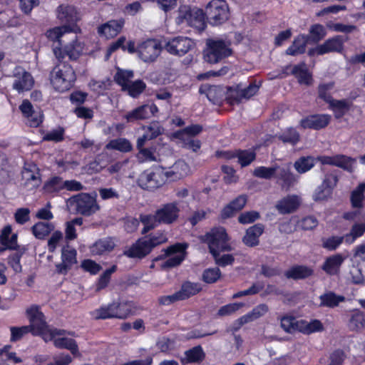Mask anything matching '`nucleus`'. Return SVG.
<instances>
[{
    "label": "nucleus",
    "instance_id": "30",
    "mask_svg": "<svg viewBox=\"0 0 365 365\" xmlns=\"http://www.w3.org/2000/svg\"><path fill=\"white\" fill-rule=\"evenodd\" d=\"M80 28L77 25H63L56 26L47 31L46 35L48 38L53 41H58L61 43V38L69 33H79Z\"/></svg>",
    "mask_w": 365,
    "mask_h": 365
},
{
    "label": "nucleus",
    "instance_id": "32",
    "mask_svg": "<svg viewBox=\"0 0 365 365\" xmlns=\"http://www.w3.org/2000/svg\"><path fill=\"white\" fill-rule=\"evenodd\" d=\"M300 204V199L297 195L287 196L276 205L277 210L282 214H287L294 212Z\"/></svg>",
    "mask_w": 365,
    "mask_h": 365
},
{
    "label": "nucleus",
    "instance_id": "46",
    "mask_svg": "<svg viewBox=\"0 0 365 365\" xmlns=\"http://www.w3.org/2000/svg\"><path fill=\"white\" fill-rule=\"evenodd\" d=\"M329 107L334 113L335 117L341 118L349 109L350 104L345 100L338 101L332 99L329 103Z\"/></svg>",
    "mask_w": 365,
    "mask_h": 365
},
{
    "label": "nucleus",
    "instance_id": "34",
    "mask_svg": "<svg viewBox=\"0 0 365 365\" xmlns=\"http://www.w3.org/2000/svg\"><path fill=\"white\" fill-rule=\"evenodd\" d=\"M277 167L278 168L276 174L278 178L282 181L283 187H289L297 182V178L291 172V163Z\"/></svg>",
    "mask_w": 365,
    "mask_h": 365
},
{
    "label": "nucleus",
    "instance_id": "33",
    "mask_svg": "<svg viewBox=\"0 0 365 365\" xmlns=\"http://www.w3.org/2000/svg\"><path fill=\"white\" fill-rule=\"evenodd\" d=\"M365 234V217L361 221L355 222L348 233L345 235V243L352 245L356 239L362 237Z\"/></svg>",
    "mask_w": 365,
    "mask_h": 365
},
{
    "label": "nucleus",
    "instance_id": "47",
    "mask_svg": "<svg viewBox=\"0 0 365 365\" xmlns=\"http://www.w3.org/2000/svg\"><path fill=\"white\" fill-rule=\"evenodd\" d=\"M365 191V182L360 183L358 187L353 190L351 195V205L354 208H361L363 206L364 199V192Z\"/></svg>",
    "mask_w": 365,
    "mask_h": 365
},
{
    "label": "nucleus",
    "instance_id": "8",
    "mask_svg": "<svg viewBox=\"0 0 365 365\" xmlns=\"http://www.w3.org/2000/svg\"><path fill=\"white\" fill-rule=\"evenodd\" d=\"M43 340L46 342L53 341L56 348L69 350L74 356H81L76 341L73 339L68 337L63 329L52 328L45 336Z\"/></svg>",
    "mask_w": 365,
    "mask_h": 365
},
{
    "label": "nucleus",
    "instance_id": "52",
    "mask_svg": "<svg viewBox=\"0 0 365 365\" xmlns=\"http://www.w3.org/2000/svg\"><path fill=\"white\" fill-rule=\"evenodd\" d=\"M299 320L292 316H284L281 319V327L288 333L299 331Z\"/></svg>",
    "mask_w": 365,
    "mask_h": 365
},
{
    "label": "nucleus",
    "instance_id": "19",
    "mask_svg": "<svg viewBox=\"0 0 365 365\" xmlns=\"http://www.w3.org/2000/svg\"><path fill=\"white\" fill-rule=\"evenodd\" d=\"M14 81L13 88L19 92L30 90L34 83L31 75L21 67H16L14 71Z\"/></svg>",
    "mask_w": 365,
    "mask_h": 365
},
{
    "label": "nucleus",
    "instance_id": "18",
    "mask_svg": "<svg viewBox=\"0 0 365 365\" xmlns=\"http://www.w3.org/2000/svg\"><path fill=\"white\" fill-rule=\"evenodd\" d=\"M19 110L26 125L36 128L43 122V114L41 109H34L31 103L26 99L19 106Z\"/></svg>",
    "mask_w": 365,
    "mask_h": 365
},
{
    "label": "nucleus",
    "instance_id": "10",
    "mask_svg": "<svg viewBox=\"0 0 365 365\" xmlns=\"http://www.w3.org/2000/svg\"><path fill=\"white\" fill-rule=\"evenodd\" d=\"M231 53V48L225 41L210 40L207 42V48L204 51V58L208 63H216Z\"/></svg>",
    "mask_w": 365,
    "mask_h": 365
},
{
    "label": "nucleus",
    "instance_id": "7",
    "mask_svg": "<svg viewBox=\"0 0 365 365\" xmlns=\"http://www.w3.org/2000/svg\"><path fill=\"white\" fill-rule=\"evenodd\" d=\"M176 21L178 24L186 22L199 31L204 30L206 26L205 14L203 11L198 8L190 9L186 6L180 7Z\"/></svg>",
    "mask_w": 365,
    "mask_h": 365
},
{
    "label": "nucleus",
    "instance_id": "17",
    "mask_svg": "<svg viewBox=\"0 0 365 365\" xmlns=\"http://www.w3.org/2000/svg\"><path fill=\"white\" fill-rule=\"evenodd\" d=\"M187 245L178 243L170 246L165 250L167 259L161 264L163 268H171L179 265L185 259Z\"/></svg>",
    "mask_w": 365,
    "mask_h": 365
},
{
    "label": "nucleus",
    "instance_id": "25",
    "mask_svg": "<svg viewBox=\"0 0 365 365\" xmlns=\"http://www.w3.org/2000/svg\"><path fill=\"white\" fill-rule=\"evenodd\" d=\"M269 310L268 307L262 304L255 307L250 312L238 319L234 324V329H239L243 324L253 322L264 316Z\"/></svg>",
    "mask_w": 365,
    "mask_h": 365
},
{
    "label": "nucleus",
    "instance_id": "44",
    "mask_svg": "<svg viewBox=\"0 0 365 365\" xmlns=\"http://www.w3.org/2000/svg\"><path fill=\"white\" fill-rule=\"evenodd\" d=\"M348 326L352 331H360L365 327V315L359 312H354L349 320Z\"/></svg>",
    "mask_w": 365,
    "mask_h": 365
},
{
    "label": "nucleus",
    "instance_id": "50",
    "mask_svg": "<svg viewBox=\"0 0 365 365\" xmlns=\"http://www.w3.org/2000/svg\"><path fill=\"white\" fill-rule=\"evenodd\" d=\"M133 78V73L130 70L117 69V72L114 76L115 82L120 85L123 89H125L130 79Z\"/></svg>",
    "mask_w": 365,
    "mask_h": 365
},
{
    "label": "nucleus",
    "instance_id": "64",
    "mask_svg": "<svg viewBox=\"0 0 365 365\" xmlns=\"http://www.w3.org/2000/svg\"><path fill=\"white\" fill-rule=\"evenodd\" d=\"M139 152L137 155L138 159L140 162H151L156 161L158 159V155L152 149L140 148L138 149Z\"/></svg>",
    "mask_w": 365,
    "mask_h": 365
},
{
    "label": "nucleus",
    "instance_id": "43",
    "mask_svg": "<svg viewBox=\"0 0 365 365\" xmlns=\"http://www.w3.org/2000/svg\"><path fill=\"white\" fill-rule=\"evenodd\" d=\"M202 289L201 285L197 283L185 282L181 289L177 292L180 300H183L197 294Z\"/></svg>",
    "mask_w": 365,
    "mask_h": 365
},
{
    "label": "nucleus",
    "instance_id": "14",
    "mask_svg": "<svg viewBox=\"0 0 365 365\" xmlns=\"http://www.w3.org/2000/svg\"><path fill=\"white\" fill-rule=\"evenodd\" d=\"M345 40L341 36H336L325 41L323 43L309 49V56H321L331 52H341Z\"/></svg>",
    "mask_w": 365,
    "mask_h": 365
},
{
    "label": "nucleus",
    "instance_id": "41",
    "mask_svg": "<svg viewBox=\"0 0 365 365\" xmlns=\"http://www.w3.org/2000/svg\"><path fill=\"white\" fill-rule=\"evenodd\" d=\"M115 242L111 238H105L96 242L91 248L94 255H103L110 252L115 247Z\"/></svg>",
    "mask_w": 365,
    "mask_h": 365
},
{
    "label": "nucleus",
    "instance_id": "12",
    "mask_svg": "<svg viewBox=\"0 0 365 365\" xmlns=\"http://www.w3.org/2000/svg\"><path fill=\"white\" fill-rule=\"evenodd\" d=\"M162 51L160 43L155 39H147L140 42L137 46L138 57L145 63L155 61Z\"/></svg>",
    "mask_w": 365,
    "mask_h": 365
},
{
    "label": "nucleus",
    "instance_id": "62",
    "mask_svg": "<svg viewBox=\"0 0 365 365\" xmlns=\"http://www.w3.org/2000/svg\"><path fill=\"white\" fill-rule=\"evenodd\" d=\"M309 34L312 39L315 42H318L326 36L327 31L323 25L316 24L311 26L309 29Z\"/></svg>",
    "mask_w": 365,
    "mask_h": 365
},
{
    "label": "nucleus",
    "instance_id": "51",
    "mask_svg": "<svg viewBox=\"0 0 365 365\" xmlns=\"http://www.w3.org/2000/svg\"><path fill=\"white\" fill-rule=\"evenodd\" d=\"M279 138L283 143H287L294 145L299 141L300 135L295 129L289 128L284 130L279 135Z\"/></svg>",
    "mask_w": 365,
    "mask_h": 365
},
{
    "label": "nucleus",
    "instance_id": "6",
    "mask_svg": "<svg viewBox=\"0 0 365 365\" xmlns=\"http://www.w3.org/2000/svg\"><path fill=\"white\" fill-rule=\"evenodd\" d=\"M166 181L165 168L157 166L143 172L138 179V184L143 189L154 190L163 185Z\"/></svg>",
    "mask_w": 365,
    "mask_h": 365
},
{
    "label": "nucleus",
    "instance_id": "26",
    "mask_svg": "<svg viewBox=\"0 0 365 365\" xmlns=\"http://www.w3.org/2000/svg\"><path fill=\"white\" fill-rule=\"evenodd\" d=\"M189 173V166L183 160H178L169 168H165V178L167 180H176L180 179L188 175Z\"/></svg>",
    "mask_w": 365,
    "mask_h": 365
},
{
    "label": "nucleus",
    "instance_id": "3",
    "mask_svg": "<svg viewBox=\"0 0 365 365\" xmlns=\"http://www.w3.org/2000/svg\"><path fill=\"white\" fill-rule=\"evenodd\" d=\"M132 312V305L126 302H114L104 305L91 312L95 319H106L111 318L125 319Z\"/></svg>",
    "mask_w": 365,
    "mask_h": 365
},
{
    "label": "nucleus",
    "instance_id": "9",
    "mask_svg": "<svg viewBox=\"0 0 365 365\" xmlns=\"http://www.w3.org/2000/svg\"><path fill=\"white\" fill-rule=\"evenodd\" d=\"M202 240L207 243L210 252L216 250H230L231 247L227 242L229 237L225 228L215 227L202 237Z\"/></svg>",
    "mask_w": 365,
    "mask_h": 365
},
{
    "label": "nucleus",
    "instance_id": "16",
    "mask_svg": "<svg viewBox=\"0 0 365 365\" xmlns=\"http://www.w3.org/2000/svg\"><path fill=\"white\" fill-rule=\"evenodd\" d=\"M316 160L323 165H334L350 173L353 172L356 166V159L344 155H322Z\"/></svg>",
    "mask_w": 365,
    "mask_h": 365
},
{
    "label": "nucleus",
    "instance_id": "60",
    "mask_svg": "<svg viewBox=\"0 0 365 365\" xmlns=\"http://www.w3.org/2000/svg\"><path fill=\"white\" fill-rule=\"evenodd\" d=\"M277 168L275 166L269 168L259 166L254 170L253 175L260 178L269 179L276 174Z\"/></svg>",
    "mask_w": 365,
    "mask_h": 365
},
{
    "label": "nucleus",
    "instance_id": "39",
    "mask_svg": "<svg viewBox=\"0 0 365 365\" xmlns=\"http://www.w3.org/2000/svg\"><path fill=\"white\" fill-rule=\"evenodd\" d=\"M313 274V269L307 266H295L285 272L287 278L294 279H301L311 276Z\"/></svg>",
    "mask_w": 365,
    "mask_h": 365
},
{
    "label": "nucleus",
    "instance_id": "54",
    "mask_svg": "<svg viewBox=\"0 0 365 365\" xmlns=\"http://www.w3.org/2000/svg\"><path fill=\"white\" fill-rule=\"evenodd\" d=\"M64 188V180L59 177H53L50 179L44 185L46 192L53 193Z\"/></svg>",
    "mask_w": 365,
    "mask_h": 365
},
{
    "label": "nucleus",
    "instance_id": "23",
    "mask_svg": "<svg viewBox=\"0 0 365 365\" xmlns=\"http://www.w3.org/2000/svg\"><path fill=\"white\" fill-rule=\"evenodd\" d=\"M158 108L155 104L143 105L128 113L125 118L128 122L145 119L158 113Z\"/></svg>",
    "mask_w": 365,
    "mask_h": 365
},
{
    "label": "nucleus",
    "instance_id": "57",
    "mask_svg": "<svg viewBox=\"0 0 365 365\" xmlns=\"http://www.w3.org/2000/svg\"><path fill=\"white\" fill-rule=\"evenodd\" d=\"M259 87L256 84H250L248 87L238 89L237 91V96L235 100L237 102L240 101L242 98L248 99L253 96L258 91Z\"/></svg>",
    "mask_w": 365,
    "mask_h": 365
},
{
    "label": "nucleus",
    "instance_id": "58",
    "mask_svg": "<svg viewBox=\"0 0 365 365\" xmlns=\"http://www.w3.org/2000/svg\"><path fill=\"white\" fill-rule=\"evenodd\" d=\"M224 250H216L214 252H210L217 264L219 266L225 267L232 264L234 262V257L230 254H222L221 252Z\"/></svg>",
    "mask_w": 365,
    "mask_h": 365
},
{
    "label": "nucleus",
    "instance_id": "36",
    "mask_svg": "<svg viewBox=\"0 0 365 365\" xmlns=\"http://www.w3.org/2000/svg\"><path fill=\"white\" fill-rule=\"evenodd\" d=\"M264 227L262 225L257 224L247 230L243 237V242L250 247L256 246L259 243V237L262 234Z\"/></svg>",
    "mask_w": 365,
    "mask_h": 365
},
{
    "label": "nucleus",
    "instance_id": "63",
    "mask_svg": "<svg viewBox=\"0 0 365 365\" xmlns=\"http://www.w3.org/2000/svg\"><path fill=\"white\" fill-rule=\"evenodd\" d=\"M10 331L11 341H19L28 333H31V330L27 325L22 327H10Z\"/></svg>",
    "mask_w": 365,
    "mask_h": 365
},
{
    "label": "nucleus",
    "instance_id": "42",
    "mask_svg": "<svg viewBox=\"0 0 365 365\" xmlns=\"http://www.w3.org/2000/svg\"><path fill=\"white\" fill-rule=\"evenodd\" d=\"M298 325L299 331L307 334L319 331L323 329L322 322L317 319H314L310 322L300 319Z\"/></svg>",
    "mask_w": 365,
    "mask_h": 365
},
{
    "label": "nucleus",
    "instance_id": "45",
    "mask_svg": "<svg viewBox=\"0 0 365 365\" xmlns=\"http://www.w3.org/2000/svg\"><path fill=\"white\" fill-rule=\"evenodd\" d=\"M205 356L202 349L200 346H195L185 353V356L182 358V363H195L199 362L203 359Z\"/></svg>",
    "mask_w": 365,
    "mask_h": 365
},
{
    "label": "nucleus",
    "instance_id": "37",
    "mask_svg": "<svg viewBox=\"0 0 365 365\" xmlns=\"http://www.w3.org/2000/svg\"><path fill=\"white\" fill-rule=\"evenodd\" d=\"M307 43V37L300 34L293 41L292 45L287 49L286 53L290 56H297L305 51Z\"/></svg>",
    "mask_w": 365,
    "mask_h": 365
},
{
    "label": "nucleus",
    "instance_id": "27",
    "mask_svg": "<svg viewBox=\"0 0 365 365\" xmlns=\"http://www.w3.org/2000/svg\"><path fill=\"white\" fill-rule=\"evenodd\" d=\"M344 260L345 257L341 254L332 255L325 259L322 269L329 275L338 274Z\"/></svg>",
    "mask_w": 365,
    "mask_h": 365
},
{
    "label": "nucleus",
    "instance_id": "1",
    "mask_svg": "<svg viewBox=\"0 0 365 365\" xmlns=\"http://www.w3.org/2000/svg\"><path fill=\"white\" fill-rule=\"evenodd\" d=\"M75 80L76 75L72 66L66 62L56 64L50 74L51 84L59 92L68 91Z\"/></svg>",
    "mask_w": 365,
    "mask_h": 365
},
{
    "label": "nucleus",
    "instance_id": "40",
    "mask_svg": "<svg viewBox=\"0 0 365 365\" xmlns=\"http://www.w3.org/2000/svg\"><path fill=\"white\" fill-rule=\"evenodd\" d=\"M54 227V225L52 222H38L31 227V230L37 239L42 240L52 232Z\"/></svg>",
    "mask_w": 365,
    "mask_h": 365
},
{
    "label": "nucleus",
    "instance_id": "38",
    "mask_svg": "<svg viewBox=\"0 0 365 365\" xmlns=\"http://www.w3.org/2000/svg\"><path fill=\"white\" fill-rule=\"evenodd\" d=\"M292 73L297 78L300 84L309 86L312 83L311 73L308 71L305 63L293 67Z\"/></svg>",
    "mask_w": 365,
    "mask_h": 365
},
{
    "label": "nucleus",
    "instance_id": "49",
    "mask_svg": "<svg viewBox=\"0 0 365 365\" xmlns=\"http://www.w3.org/2000/svg\"><path fill=\"white\" fill-rule=\"evenodd\" d=\"M315 164V159L312 157H302L297 160L294 167L299 173H304L311 170Z\"/></svg>",
    "mask_w": 365,
    "mask_h": 365
},
{
    "label": "nucleus",
    "instance_id": "29",
    "mask_svg": "<svg viewBox=\"0 0 365 365\" xmlns=\"http://www.w3.org/2000/svg\"><path fill=\"white\" fill-rule=\"evenodd\" d=\"M151 251L150 246L147 242V238L138 240L128 250L124 251V255L128 257L142 258Z\"/></svg>",
    "mask_w": 365,
    "mask_h": 365
},
{
    "label": "nucleus",
    "instance_id": "53",
    "mask_svg": "<svg viewBox=\"0 0 365 365\" xmlns=\"http://www.w3.org/2000/svg\"><path fill=\"white\" fill-rule=\"evenodd\" d=\"M106 148L120 152H129L132 149V145L127 139L118 138L110 141L106 145Z\"/></svg>",
    "mask_w": 365,
    "mask_h": 365
},
{
    "label": "nucleus",
    "instance_id": "59",
    "mask_svg": "<svg viewBox=\"0 0 365 365\" xmlns=\"http://www.w3.org/2000/svg\"><path fill=\"white\" fill-rule=\"evenodd\" d=\"M238 162L242 167L250 165L256 157V154L253 150H239L237 153Z\"/></svg>",
    "mask_w": 365,
    "mask_h": 365
},
{
    "label": "nucleus",
    "instance_id": "11",
    "mask_svg": "<svg viewBox=\"0 0 365 365\" xmlns=\"http://www.w3.org/2000/svg\"><path fill=\"white\" fill-rule=\"evenodd\" d=\"M202 130L200 125H193L175 133L173 137L179 140L185 148L197 152L200 148L201 143L198 140L192 138L198 135Z\"/></svg>",
    "mask_w": 365,
    "mask_h": 365
},
{
    "label": "nucleus",
    "instance_id": "55",
    "mask_svg": "<svg viewBox=\"0 0 365 365\" xmlns=\"http://www.w3.org/2000/svg\"><path fill=\"white\" fill-rule=\"evenodd\" d=\"M145 88V84L140 80L131 81L128 83V86L123 91H127L128 94L135 98L139 96Z\"/></svg>",
    "mask_w": 365,
    "mask_h": 365
},
{
    "label": "nucleus",
    "instance_id": "2",
    "mask_svg": "<svg viewBox=\"0 0 365 365\" xmlns=\"http://www.w3.org/2000/svg\"><path fill=\"white\" fill-rule=\"evenodd\" d=\"M68 210L85 216H90L100 210L97 202L96 195L81 193L69 198L67 201Z\"/></svg>",
    "mask_w": 365,
    "mask_h": 365
},
{
    "label": "nucleus",
    "instance_id": "24",
    "mask_svg": "<svg viewBox=\"0 0 365 365\" xmlns=\"http://www.w3.org/2000/svg\"><path fill=\"white\" fill-rule=\"evenodd\" d=\"M56 16L61 22L68 24V25H76L80 19L79 13L76 8L71 5H60L56 10Z\"/></svg>",
    "mask_w": 365,
    "mask_h": 365
},
{
    "label": "nucleus",
    "instance_id": "56",
    "mask_svg": "<svg viewBox=\"0 0 365 365\" xmlns=\"http://www.w3.org/2000/svg\"><path fill=\"white\" fill-rule=\"evenodd\" d=\"M140 220L142 223L144 225V227L142 230L143 234H145L150 231V230L155 227L159 223L158 220L157 218V212H155V215H144L140 216Z\"/></svg>",
    "mask_w": 365,
    "mask_h": 365
},
{
    "label": "nucleus",
    "instance_id": "22",
    "mask_svg": "<svg viewBox=\"0 0 365 365\" xmlns=\"http://www.w3.org/2000/svg\"><path fill=\"white\" fill-rule=\"evenodd\" d=\"M62 262L56 264V270L60 274H66L71 266L77 262L76 250L67 245L61 251Z\"/></svg>",
    "mask_w": 365,
    "mask_h": 365
},
{
    "label": "nucleus",
    "instance_id": "61",
    "mask_svg": "<svg viewBox=\"0 0 365 365\" xmlns=\"http://www.w3.org/2000/svg\"><path fill=\"white\" fill-rule=\"evenodd\" d=\"M343 241L345 242V235L341 237L332 236L323 239L322 246L329 250H334L343 242Z\"/></svg>",
    "mask_w": 365,
    "mask_h": 365
},
{
    "label": "nucleus",
    "instance_id": "35",
    "mask_svg": "<svg viewBox=\"0 0 365 365\" xmlns=\"http://www.w3.org/2000/svg\"><path fill=\"white\" fill-rule=\"evenodd\" d=\"M11 226L6 225L0 235V242L5 250L7 249L15 250L17 247V235L11 234Z\"/></svg>",
    "mask_w": 365,
    "mask_h": 365
},
{
    "label": "nucleus",
    "instance_id": "31",
    "mask_svg": "<svg viewBox=\"0 0 365 365\" xmlns=\"http://www.w3.org/2000/svg\"><path fill=\"white\" fill-rule=\"evenodd\" d=\"M22 178L25 185L29 188H35L41 183L40 174L35 165L26 166L22 171Z\"/></svg>",
    "mask_w": 365,
    "mask_h": 365
},
{
    "label": "nucleus",
    "instance_id": "13",
    "mask_svg": "<svg viewBox=\"0 0 365 365\" xmlns=\"http://www.w3.org/2000/svg\"><path fill=\"white\" fill-rule=\"evenodd\" d=\"M195 47V41L186 36L173 38L165 45V48L169 53L178 56L185 55Z\"/></svg>",
    "mask_w": 365,
    "mask_h": 365
},
{
    "label": "nucleus",
    "instance_id": "28",
    "mask_svg": "<svg viewBox=\"0 0 365 365\" xmlns=\"http://www.w3.org/2000/svg\"><path fill=\"white\" fill-rule=\"evenodd\" d=\"M330 119L331 116L327 114L310 115L301 120L300 125L303 128L320 129L327 126Z\"/></svg>",
    "mask_w": 365,
    "mask_h": 365
},
{
    "label": "nucleus",
    "instance_id": "5",
    "mask_svg": "<svg viewBox=\"0 0 365 365\" xmlns=\"http://www.w3.org/2000/svg\"><path fill=\"white\" fill-rule=\"evenodd\" d=\"M86 51L87 48L84 41L76 36L63 46L53 48L54 56L59 61H63L66 56L71 61H76Z\"/></svg>",
    "mask_w": 365,
    "mask_h": 365
},
{
    "label": "nucleus",
    "instance_id": "21",
    "mask_svg": "<svg viewBox=\"0 0 365 365\" xmlns=\"http://www.w3.org/2000/svg\"><path fill=\"white\" fill-rule=\"evenodd\" d=\"M124 24L125 21L122 19L110 20L98 27V33L106 38H114L120 32Z\"/></svg>",
    "mask_w": 365,
    "mask_h": 365
},
{
    "label": "nucleus",
    "instance_id": "48",
    "mask_svg": "<svg viewBox=\"0 0 365 365\" xmlns=\"http://www.w3.org/2000/svg\"><path fill=\"white\" fill-rule=\"evenodd\" d=\"M320 299L322 305L329 307H336L340 302L345 301L344 297L331 292L322 295Z\"/></svg>",
    "mask_w": 365,
    "mask_h": 365
},
{
    "label": "nucleus",
    "instance_id": "20",
    "mask_svg": "<svg viewBox=\"0 0 365 365\" xmlns=\"http://www.w3.org/2000/svg\"><path fill=\"white\" fill-rule=\"evenodd\" d=\"M180 210L176 203H168L157 210L159 223L171 224L177 220Z\"/></svg>",
    "mask_w": 365,
    "mask_h": 365
},
{
    "label": "nucleus",
    "instance_id": "15",
    "mask_svg": "<svg viewBox=\"0 0 365 365\" xmlns=\"http://www.w3.org/2000/svg\"><path fill=\"white\" fill-rule=\"evenodd\" d=\"M206 14L212 24H219L228 19V6L224 0H212L206 6Z\"/></svg>",
    "mask_w": 365,
    "mask_h": 365
},
{
    "label": "nucleus",
    "instance_id": "4",
    "mask_svg": "<svg viewBox=\"0 0 365 365\" xmlns=\"http://www.w3.org/2000/svg\"><path fill=\"white\" fill-rule=\"evenodd\" d=\"M26 316L29 322L27 325L34 336H40L43 339L45 336L52 329L46 322V318L41 311L40 307L31 305L26 309Z\"/></svg>",
    "mask_w": 365,
    "mask_h": 365
}]
</instances>
